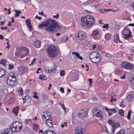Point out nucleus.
Instances as JSON below:
<instances>
[{
    "label": "nucleus",
    "mask_w": 134,
    "mask_h": 134,
    "mask_svg": "<svg viewBox=\"0 0 134 134\" xmlns=\"http://www.w3.org/2000/svg\"><path fill=\"white\" fill-rule=\"evenodd\" d=\"M59 17V14H57L56 16H55V15L53 16V17L54 18H58Z\"/></svg>",
    "instance_id": "nucleus-62"
},
{
    "label": "nucleus",
    "mask_w": 134,
    "mask_h": 134,
    "mask_svg": "<svg viewBox=\"0 0 134 134\" xmlns=\"http://www.w3.org/2000/svg\"><path fill=\"white\" fill-rule=\"evenodd\" d=\"M41 42L40 41L36 40L33 43V44L37 48H40L41 47Z\"/></svg>",
    "instance_id": "nucleus-15"
},
{
    "label": "nucleus",
    "mask_w": 134,
    "mask_h": 134,
    "mask_svg": "<svg viewBox=\"0 0 134 134\" xmlns=\"http://www.w3.org/2000/svg\"><path fill=\"white\" fill-rule=\"evenodd\" d=\"M14 99V98L12 97L8 101V102L10 103H12Z\"/></svg>",
    "instance_id": "nucleus-43"
},
{
    "label": "nucleus",
    "mask_w": 134,
    "mask_h": 134,
    "mask_svg": "<svg viewBox=\"0 0 134 134\" xmlns=\"http://www.w3.org/2000/svg\"><path fill=\"white\" fill-rule=\"evenodd\" d=\"M99 57L98 56L96 57L91 59L90 60L92 62L96 64L98 63L99 60Z\"/></svg>",
    "instance_id": "nucleus-18"
},
{
    "label": "nucleus",
    "mask_w": 134,
    "mask_h": 134,
    "mask_svg": "<svg viewBox=\"0 0 134 134\" xmlns=\"http://www.w3.org/2000/svg\"><path fill=\"white\" fill-rule=\"evenodd\" d=\"M109 24H106L105 25H104L103 26V28H106L107 29H108L109 28L108 26Z\"/></svg>",
    "instance_id": "nucleus-40"
},
{
    "label": "nucleus",
    "mask_w": 134,
    "mask_h": 134,
    "mask_svg": "<svg viewBox=\"0 0 134 134\" xmlns=\"http://www.w3.org/2000/svg\"><path fill=\"white\" fill-rule=\"evenodd\" d=\"M19 108V107H17L13 109L12 110L13 113L15 114L16 115H18V110Z\"/></svg>",
    "instance_id": "nucleus-22"
},
{
    "label": "nucleus",
    "mask_w": 134,
    "mask_h": 134,
    "mask_svg": "<svg viewBox=\"0 0 134 134\" xmlns=\"http://www.w3.org/2000/svg\"><path fill=\"white\" fill-rule=\"evenodd\" d=\"M60 90L61 92L62 93H63L64 92V89L63 88L61 87L60 88Z\"/></svg>",
    "instance_id": "nucleus-57"
},
{
    "label": "nucleus",
    "mask_w": 134,
    "mask_h": 134,
    "mask_svg": "<svg viewBox=\"0 0 134 134\" xmlns=\"http://www.w3.org/2000/svg\"><path fill=\"white\" fill-rule=\"evenodd\" d=\"M102 113L101 111H98V112H97V113L93 115L95 116L96 118H98V119L100 118L101 119H102L103 116L102 115Z\"/></svg>",
    "instance_id": "nucleus-14"
},
{
    "label": "nucleus",
    "mask_w": 134,
    "mask_h": 134,
    "mask_svg": "<svg viewBox=\"0 0 134 134\" xmlns=\"http://www.w3.org/2000/svg\"><path fill=\"white\" fill-rule=\"evenodd\" d=\"M26 23H27V25L29 29L31 31L32 30V26L31 25V24L30 22V21L28 19L26 20Z\"/></svg>",
    "instance_id": "nucleus-20"
},
{
    "label": "nucleus",
    "mask_w": 134,
    "mask_h": 134,
    "mask_svg": "<svg viewBox=\"0 0 134 134\" xmlns=\"http://www.w3.org/2000/svg\"><path fill=\"white\" fill-rule=\"evenodd\" d=\"M110 109H109V108H108L107 107H106L105 108V109L108 111V112L110 111Z\"/></svg>",
    "instance_id": "nucleus-63"
},
{
    "label": "nucleus",
    "mask_w": 134,
    "mask_h": 134,
    "mask_svg": "<svg viewBox=\"0 0 134 134\" xmlns=\"http://www.w3.org/2000/svg\"><path fill=\"white\" fill-rule=\"evenodd\" d=\"M122 72V70L120 71L119 70H117L115 71V74H121Z\"/></svg>",
    "instance_id": "nucleus-36"
},
{
    "label": "nucleus",
    "mask_w": 134,
    "mask_h": 134,
    "mask_svg": "<svg viewBox=\"0 0 134 134\" xmlns=\"http://www.w3.org/2000/svg\"><path fill=\"white\" fill-rule=\"evenodd\" d=\"M81 113H82V114L83 115L84 118L85 117H86L88 115L87 112H86L85 111H83V110L82 111Z\"/></svg>",
    "instance_id": "nucleus-27"
},
{
    "label": "nucleus",
    "mask_w": 134,
    "mask_h": 134,
    "mask_svg": "<svg viewBox=\"0 0 134 134\" xmlns=\"http://www.w3.org/2000/svg\"><path fill=\"white\" fill-rule=\"evenodd\" d=\"M59 104H60V105L62 108H63V109L64 111L65 112H66V109L65 107L64 104L61 103V102H60L59 103Z\"/></svg>",
    "instance_id": "nucleus-30"
},
{
    "label": "nucleus",
    "mask_w": 134,
    "mask_h": 134,
    "mask_svg": "<svg viewBox=\"0 0 134 134\" xmlns=\"http://www.w3.org/2000/svg\"><path fill=\"white\" fill-rule=\"evenodd\" d=\"M119 10V9L117 8H113L111 9V11L113 12H116L118 11Z\"/></svg>",
    "instance_id": "nucleus-37"
},
{
    "label": "nucleus",
    "mask_w": 134,
    "mask_h": 134,
    "mask_svg": "<svg viewBox=\"0 0 134 134\" xmlns=\"http://www.w3.org/2000/svg\"><path fill=\"white\" fill-rule=\"evenodd\" d=\"M98 109L96 108H95L92 111V113L93 114V115L97 113V112H98Z\"/></svg>",
    "instance_id": "nucleus-33"
},
{
    "label": "nucleus",
    "mask_w": 134,
    "mask_h": 134,
    "mask_svg": "<svg viewBox=\"0 0 134 134\" xmlns=\"http://www.w3.org/2000/svg\"><path fill=\"white\" fill-rule=\"evenodd\" d=\"M49 132V134H56L55 132L53 131H50Z\"/></svg>",
    "instance_id": "nucleus-53"
},
{
    "label": "nucleus",
    "mask_w": 134,
    "mask_h": 134,
    "mask_svg": "<svg viewBox=\"0 0 134 134\" xmlns=\"http://www.w3.org/2000/svg\"><path fill=\"white\" fill-rule=\"evenodd\" d=\"M111 99L110 100V101L111 102H112L113 101L116 102L117 100V99L116 98H114V97L113 96L111 97Z\"/></svg>",
    "instance_id": "nucleus-42"
},
{
    "label": "nucleus",
    "mask_w": 134,
    "mask_h": 134,
    "mask_svg": "<svg viewBox=\"0 0 134 134\" xmlns=\"http://www.w3.org/2000/svg\"><path fill=\"white\" fill-rule=\"evenodd\" d=\"M127 99L129 101H131L133 99V97L132 95L129 94L126 97Z\"/></svg>",
    "instance_id": "nucleus-24"
},
{
    "label": "nucleus",
    "mask_w": 134,
    "mask_h": 134,
    "mask_svg": "<svg viewBox=\"0 0 134 134\" xmlns=\"http://www.w3.org/2000/svg\"><path fill=\"white\" fill-rule=\"evenodd\" d=\"M75 56L77 58H79L80 56L78 52H77Z\"/></svg>",
    "instance_id": "nucleus-60"
},
{
    "label": "nucleus",
    "mask_w": 134,
    "mask_h": 134,
    "mask_svg": "<svg viewBox=\"0 0 134 134\" xmlns=\"http://www.w3.org/2000/svg\"><path fill=\"white\" fill-rule=\"evenodd\" d=\"M23 53H24L25 52V53L24 55H23L21 56V58H23L24 57L26 56L29 53V49L26 47H23Z\"/></svg>",
    "instance_id": "nucleus-11"
},
{
    "label": "nucleus",
    "mask_w": 134,
    "mask_h": 134,
    "mask_svg": "<svg viewBox=\"0 0 134 134\" xmlns=\"http://www.w3.org/2000/svg\"><path fill=\"white\" fill-rule=\"evenodd\" d=\"M4 130L7 133H8V134L9 133V134H12L13 132L14 131V130L11 129V126H10L9 128L5 129Z\"/></svg>",
    "instance_id": "nucleus-19"
},
{
    "label": "nucleus",
    "mask_w": 134,
    "mask_h": 134,
    "mask_svg": "<svg viewBox=\"0 0 134 134\" xmlns=\"http://www.w3.org/2000/svg\"><path fill=\"white\" fill-rule=\"evenodd\" d=\"M122 67H124L125 69L131 71H134V64L127 62H122L121 64Z\"/></svg>",
    "instance_id": "nucleus-6"
},
{
    "label": "nucleus",
    "mask_w": 134,
    "mask_h": 134,
    "mask_svg": "<svg viewBox=\"0 0 134 134\" xmlns=\"http://www.w3.org/2000/svg\"><path fill=\"white\" fill-rule=\"evenodd\" d=\"M76 38H78L79 40H83L84 38V36H85L83 35V34L81 32H79L78 35H76Z\"/></svg>",
    "instance_id": "nucleus-16"
},
{
    "label": "nucleus",
    "mask_w": 134,
    "mask_h": 134,
    "mask_svg": "<svg viewBox=\"0 0 134 134\" xmlns=\"http://www.w3.org/2000/svg\"><path fill=\"white\" fill-rule=\"evenodd\" d=\"M131 82L132 84L134 87V79H133L132 81H131Z\"/></svg>",
    "instance_id": "nucleus-61"
},
{
    "label": "nucleus",
    "mask_w": 134,
    "mask_h": 134,
    "mask_svg": "<svg viewBox=\"0 0 134 134\" xmlns=\"http://www.w3.org/2000/svg\"><path fill=\"white\" fill-rule=\"evenodd\" d=\"M5 71L4 69L0 67V77H4L5 75Z\"/></svg>",
    "instance_id": "nucleus-17"
},
{
    "label": "nucleus",
    "mask_w": 134,
    "mask_h": 134,
    "mask_svg": "<svg viewBox=\"0 0 134 134\" xmlns=\"http://www.w3.org/2000/svg\"><path fill=\"white\" fill-rule=\"evenodd\" d=\"M65 71H64L63 70V71H61L60 72V75L63 76L64 74Z\"/></svg>",
    "instance_id": "nucleus-48"
},
{
    "label": "nucleus",
    "mask_w": 134,
    "mask_h": 134,
    "mask_svg": "<svg viewBox=\"0 0 134 134\" xmlns=\"http://www.w3.org/2000/svg\"><path fill=\"white\" fill-rule=\"evenodd\" d=\"M108 122L110 125H112V129L111 130V134H114L116 129L117 127H119L120 126V124L119 123H118L117 124L115 123L111 119L108 120Z\"/></svg>",
    "instance_id": "nucleus-7"
},
{
    "label": "nucleus",
    "mask_w": 134,
    "mask_h": 134,
    "mask_svg": "<svg viewBox=\"0 0 134 134\" xmlns=\"http://www.w3.org/2000/svg\"><path fill=\"white\" fill-rule=\"evenodd\" d=\"M120 106L122 107L123 108H124L125 107V104L124 102L122 101L120 103Z\"/></svg>",
    "instance_id": "nucleus-39"
},
{
    "label": "nucleus",
    "mask_w": 134,
    "mask_h": 134,
    "mask_svg": "<svg viewBox=\"0 0 134 134\" xmlns=\"http://www.w3.org/2000/svg\"><path fill=\"white\" fill-rule=\"evenodd\" d=\"M19 72L21 74H24L27 71L28 68L24 66H20L18 68Z\"/></svg>",
    "instance_id": "nucleus-9"
},
{
    "label": "nucleus",
    "mask_w": 134,
    "mask_h": 134,
    "mask_svg": "<svg viewBox=\"0 0 134 134\" xmlns=\"http://www.w3.org/2000/svg\"><path fill=\"white\" fill-rule=\"evenodd\" d=\"M63 39H64L65 40V42H66L68 40V37H65L64 36L63 37Z\"/></svg>",
    "instance_id": "nucleus-59"
},
{
    "label": "nucleus",
    "mask_w": 134,
    "mask_h": 134,
    "mask_svg": "<svg viewBox=\"0 0 134 134\" xmlns=\"http://www.w3.org/2000/svg\"><path fill=\"white\" fill-rule=\"evenodd\" d=\"M99 11L102 13H105V12H106V10H105V9H99Z\"/></svg>",
    "instance_id": "nucleus-49"
},
{
    "label": "nucleus",
    "mask_w": 134,
    "mask_h": 134,
    "mask_svg": "<svg viewBox=\"0 0 134 134\" xmlns=\"http://www.w3.org/2000/svg\"><path fill=\"white\" fill-rule=\"evenodd\" d=\"M131 33V32L129 30V29L127 28H125L124 29L123 33V37L125 36L124 38L128 39V40L126 39V40L125 41V42H128L129 41H131V40H129V38L131 36L130 35Z\"/></svg>",
    "instance_id": "nucleus-8"
},
{
    "label": "nucleus",
    "mask_w": 134,
    "mask_h": 134,
    "mask_svg": "<svg viewBox=\"0 0 134 134\" xmlns=\"http://www.w3.org/2000/svg\"><path fill=\"white\" fill-rule=\"evenodd\" d=\"M43 74L40 75L39 76V79L42 80H43Z\"/></svg>",
    "instance_id": "nucleus-50"
},
{
    "label": "nucleus",
    "mask_w": 134,
    "mask_h": 134,
    "mask_svg": "<svg viewBox=\"0 0 134 134\" xmlns=\"http://www.w3.org/2000/svg\"><path fill=\"white\" fill-rule=\"evenodd\" d=\"M99 55L97 52H92L90 54V59L96 57Z\"/></svg>",
    "instance_id": "nucleus-13"
},
{
    "label": "nucleus",
    "mask_w": 134,
    "mask_h": 134,
    "mask_svg": "<svg viewBox=\"0 0 134 134\" xmlns=\"http://www.w3.org/2000/svg\"><path fill=\"white\" fill-rule=\"evenodd\" d=\"M110 112H112L113 113H116V110L115 109H111L110 110Z\"/></svg>",
    "instance_id": "nucleus-45"
},
{
    "label": "nucleus",
    "mask_w": 134,
    "mask_h": 134,
    "mask_svg": "<svg viewBox=\"0 0 134 134\" xmlns=\"http://www.w3.org/2000/svg\"><path fill=\"white\" fill-rule=\"evenodd\" d=\"M23 91L22 90H20L18 92V95L19 96H21L22 95V94L23 93Z\"/></svg>",
    "instance_id": "nucleus-32"
},
{
    "label": "nucleus",
    "mask_w": 134,
    "mask_h": 134,
    "mask_svg": "<svg viewBox=\"0 0 134 134\" xmlns=\"http://www.w3.org/2000/svg\"><path fill=\"white\" fill-rule=\"evenodd\" d=\"M88 81L90 82L89 85L90 86H91L92 84L93 83L92 80L91 79H88Z\"/></svg>",
    "instance_id": "nucleus-47"
},
{
    "label": "nucleus",
    "mask_w": 134,
    "mask_h": 134,
    "mask_svg": "<svg viewBox=\"0 0 134 134\" xmlns=\"http://www.w3.org/2000/svg\"><path fill=\"white\" fill-rule=\"evenodd\" d=\"M92 34L93 35H96L98 34V31L97 30H94L93 31Z\"/></svg>",
    "instance_id": "nucleus-41"
},
{
    "label": "nucleus",
    "mask_w": 134,
    "mask_h": 134,
    "mask_svg": "<svg viewBox=\"0 0 134 134\" xmlns=\"http://www.w3.org/2000/svg\"><path fill=\"white\" fill-rule=\"evenodd\" d=\"M57 47L53 45H51L47 48V50L50 58H53L57 56Z\"/></svg>",
    "instance_id": "nucleus-4"
},
{
    "label": "nucleus",
    "mask_w": 134,
    "mask_h": 134,
    "mask_svg": "<svg viewBox=\"0 0 134 134\" xmlns=\"http://www.w3.org/2000/svg\"><path fill=\"white\" fill-rule=\"evenodd\" d=\"M22 124L18 121H15L13 122L11 125V129L14 130V132L19 131L22 128Z\"/></svg>",
    "instance_id": "nucleus-5"
},
{
    "label": "nucleus",
    "mask_w": 134,
    "mask_h": 134,
    "mask_svg": "<svg viewBox=\"0 0 134 134\" xmlns=\"http://www.w3.org/2000/svg\"><path fill=\"white\" fill-rule=\"evenodd\" d=\"M44 27L46 31L51 33L54 32V29L55 31H59L61 29L60 26L55 20L50 19H46L39 26V28L41 29H44Z\"/></svg>",
    "instance_id": "nucleus-1"
},
{
    "label": "nucleus",
    "mask_w": 134,
    "mask_h": 134,
    "mask_svg": "<svg viewBox=\"0 0 134 134\" xmlns=\"http://www.w3.org/2000/svg\"><path fill=\"white\" fill-rule=\"evenodd\" d=\"M35 18H38L39 20L42 19V18L41 17H38V16L37 15L35 16Z\"/></svg>",
    "instance_id": "nucleus-58"
},
{
    "label": "nucleus",
    "mask_w": 134,
    "mask_h": 134,
    "mask_svg": "<svg viewBox=\"0 0 134 134\" xmlns=\"http://www.w3.org/2000/svg\"><path fill=\"white\" fill-rule=\"evenodd\" d=\"M33 129L35 130H37V125L36 124H34L33 125Z\"/></svg>",
    "instance_id": "nucleus-44"
},
{
    "label": "nucleus",
    "mask_w": 134,
    "mask_h": 134,
    "mask_svg": "<svg viewBox=\"0 0 134 134\" xmlns=\"http://www.w3.org/2000/svg\"><path fill=\"white\" fill-rule=\"evenodd\" d=\"M95 21L92 16L87 15L81 18V26L90 28L94 24Z\"/></svg>",
    "instance_id": "nucleus-2"
},
{
    "label": "nucleus",
    "mask_w": 134,
    "mask_h": 134,
    "mask_svg": "<svg viewBox=\"0 0 134 134\" xmlns=\"http://www.w3.org/2000/svg\"><path fill=\"white\" fill-rule=\"evenodd\" d=\"M125 131L123 129L121 130L120 131L117 132L116 134H124Z\"/></svg>",
    "instance_id": "nucleus-34"
},
{
    "label": "nucleus",
    "mask_w": 134,
    "mask_h": 134,
    "mask_svg": "<svg viewBox=\"0 0 134 134\" xmlns=\"http://www.w3.org/2000/svg\"><path fill=\"white\" fill-rule=\"evenodd\" d=\"M119 113L120 115L121 116H124V110L121 109H120L119 111Z\"/></svg>",
    "instance_id": "nucleus-29"
},
{
    "label": "nucleus",
    "mask_w": 134,
    "mask_h": 134,
    "mask_svg": "<svg viewBox=\"0 0 134 134\" xmlns=\"http://www.w3.org/2000/svg\"><path fill=\"white\" fill-rule=\"evenodd\" d=\"M119 35L118 34H116L114 36V41L115 42L118 43V40H119Z\"/></svg>",
    "instance_id": "nucleus-23"
},
{
    "label": "nucleus",
    "mask_w": 134,
    "mask_h": 134,
    "mask_svg": "<svg viewBox=\"0 0 134 134\" xmlns=\"http://www.w3.org/2000/svg\"><path fill=\"white\" fill-rule=\"evenodd\" d=\"M17 75L15 73L11 72L7 75L6 80L7 84L10 86H14L16 81V77Z\"/></svg>",
    "instance_id": "nucleus-3"
},
{
    "label": "nucleus",
    "mask_w": 134,
    "mask_h": 134,
    "mask_svg": "<svg viewBox=\"0 0 134 134\" xmlns=\"http://www.w3.org/2000/svg\"><path fill=\"white\" fill-rule=\"evenodd\" d=\"M15 11L16 13V14L15 15V17H18L19 15V14L21 13V12L19 10H15Z\"/></svg>",
    "instance_id": "nucleus-28"
},
{
    "label": "nucleus",
    "mask_w": 134,
    "mask_h": 134,
    "mask_svg": "<svg viewBox=\"0 0 134 134\" xmlns=\"http://www.w3.org/2000/svg\"><path fill=\"white\" fill-rule=\"evenodd\" d=\"M8 66L9 67V69H12L14 67L13 65V64L11 65V64H9V65Z\"/></svg>",
    "instance_id": "nucleus-46"
},
{
    "label": "nucleus",
    "mask_w": 134,
    "mask_h": 134,
    "mask_svg": "<svg viewBox=\"0 0 134 134\" xmlns=\"http://www.w3.org/2000/svg\"><path fill=\"white\" fill-rule=\"evenodd\" d=\"M131 113V112L130 111H129L128 114L127 116V118L129 120H130V119Z\"/></svg>",
    "instance_id": "nucleus-38"
},
{
    "label": "nucleus",
    "mask_w": 134,
    "mask_h": 134,
    "mask_svg": "<svg viewBox=\"0 0 134 134\" xmlns=\"http://www.w3.org/2000/svg\"><path fill=\"white\" fill-rule=\"evenodd\" d=\"M52 118L51 117V115L50 114H49L48 116H47L46 115V116L45 115H43L42 116V119L44 121H46L48 119H51Z\"/></svg>",
    "instance_id": "nucleus-21"
},
{
    "label": "nucleus",
    "mask_w": 134,
    "mask_h": 134,
    "mask_svg": "<svg viewBox=\"0 0 134 134\" xmlns=\"http://www.w3.org/2000/svg\"><path fill=\"white\" fill-rule=\"evenodd\" d=\"M24 100L23 103H29L31 101V99L29 96H26L23 99Z\"/></svg>",
    "instance_id": "nucleus-12"
},
{
    "label": "nucleus",
    "mask_w": 134,
    "mask_h": 134,
    "mask_svg": "<svg viewBox=\"0 0 134 134\" xmlns=\"http://www.w3.org/2000/svg\"><path fill=\"white\" fill-rule=\"evenodd\" d=\"M0 134H8V133H7L4 130L2 132H1L0 133Z\"/></svg>",
    "instance_id": "nucleus-55"
},
{
    "label": "nucleus",
    "mask_w": 134,
    "mask_h": 134,
    "mask_svg": "<svg viewBox=\"0 0 134 134\" xmlns=\"http://www.w3.org/2000/svg\"><path fill=\"white\" fill-rule=\"evenodd\" d=\"M47 77L46 76H45L43 75V80H42V81L46 80H47Z\"/></svg>",
    "instance_id": "nucleus-52"
},
{
    "label": "nucleus",
    "mask_w": 134,
    "mask_h": 134,
    "mask_svg": "<svg viewBox=\"0 0 134 134\" xmlns=\"http://www.w3.org/2000/svg\"><path fill=\"white\" fill-rule=\"evenodd\" d=\"M7 61L4 59H2L1 61H0V63H1L3 65L5 66L6 65V63Z\"/></svg>",
    "instance_id": "nucleus-26"
},
{
    "label": "nucleus",
    "mask_w": 134,
    "mask_h": 134,
    "mask_svg": "<svg viewBox=\"0 0 134 134\" xmlns=\"http://www.w3.org/2000/svg\"><path fill=\"white\" fill-rule=\"evenodd\" d=\"M111 37V35L109 34H107L105 35V38L107 40L110 39Z\"/></svg>",
    "instance_id": "nucleus-25"
},
{
    "label": "nucleus",
    "mask_w": 134,
    "mask_h": 134,
    "mask_svg": "<svg viewBox=\"0 0 134 134\" xmlns=\"http://www.w3.org/2000/svg\"><path fill=\"white\" fill-rule=\"evenodd\" d=\"M0 134H8V133H7L4 130L2 132H1L0 133Z\"/></svg>",
    "instance_id": "nucleus-56"
},
{
    "label": "nucleus",
    "mask_w": 134,
    "mask_h": 134,
    "mask_svg": "<svg viewBox=\"0 0 134 134\" xmlns=\"http://www.w3.org/2000/svg\"><path fill=\"white\" fill-rule=\"evenodd\" d=\"M49 132L48 131H46L43 134H49Z\"/></svg>",
    "instance_id": "nucleus-54"
},
{
    "label": "nucleus",
    "mask_w": 134,
    "mask_h": 134,
    "mask_svg": "<svg viewBox=\"0 0 134 134\" xmlns=\"http://www.w3.org/2000/svg\"><path fill=\"white\" fill-rule=\"evenodd\" d=\"M46 124L47 126L49 127H52L53 126L52 122H46Z\"/></svg>",
    "instance_id": "nucleus-31"
},
{
    "label": "nucleus",
    "mask_w": 134,
    "mask_h": 134,
    "mask_svg": "<svg viewBox=\"0 0 134 134\" xmlns=\"http://www.w3.org/2000/svg\"><path fill=\"white\" fill-rule=\"evenodd\" d=\"M84 131L85 129L81 126L77 127L75 130V134H84L83 131Z\"/></svg>",
    "instance_id": "nucleus-10"
},
{
    "label": "nucleus",
    "mask_w": 134,
    "mask_h": 134,
    "mask_svg": "<svg viewBox=\"0 0 134 134\" xmlns=\"http://www.w3.org/2000/svg\"><path fill=\"white\" fill-rule=\"evenodd\" d=\"M78 115L79 118H80L82 119H83L84 118L81 112L79 113L78 114Z\"/></svg>",
    "instance_id": "nucleus-35"
},
{
    "label": "nucleus",
    "mask_w": 134,
    "mask_h": 134,
    "mask_svg": "<svg viewBox=\"0 0 134 134\" xmlns=\"http://www.w3.org/2000/svg\"><path fill=\"white\" fill-rule=\"evenodd\" d=\"M46 122H52V121L51 120V119H48V120H46Z\"/></svg>",
    "instance_id": "nucleus-51"
},
{
    "label": "nucleus",
    "mask_w": 134,
    "mask_h": 134,
    "mask_svg": "<svg viewBox=\"0 0 134 134\" xmlns=\"http://www.w3.org/2000/svg\"><path fill=\"white\" fill-rule=\"evenodd\" d=\"M4 37L2 35H0V39L2 40H3L4 39Z\"/></svg>",
    "instance_id": "nucleus-64"
}]
</instances>
